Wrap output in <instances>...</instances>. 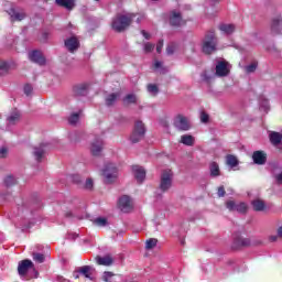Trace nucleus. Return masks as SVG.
Returning <instances> with one entry per match:
<instances>
[{
    "label": "nucleus",
    "instance_id": "nucleus-1",
    "mask_svg": "<svg viewBox=\"0 0 282 282\" xmlns=\"http://www.w3.org/2000/svg\"><path fill=\"white\" fill-rule=\"evenodd\" d=\"M133 19H135V13H119L112 19L111 28L115 32H124V30H129V28L131 26V23H133Z\"/></svg>",
    "mask_w": 282,
    "mask_h": 282
},
{
    "label": "nucleus",
    "instance_id": "nucleus-2",
    "mask_svg": "<svg viewBox=\"0 0 282 282\" xmlns=\"http://www.w3.org/2000/svg\"><path fill=\"white\" fill-rule=\"evenodd\" d=\"M217 34H215V30H210L205 34L202 43V52L207 56L210 54H215L217 52Z\"/></svg>",
    "mask_w": 282,
    "mask_h": 282
},
{
    "label": "nucleus",
    "instance_id": "nucleus-3",
    "mask_svg": "<svg viewBox=\"0 0 282 282\" xmlns=\"http://www.w3.org/2000/svg\"><path fill=\"white\" fill-rule=\"evenodd\" d=\"M172 186H173V171L164 170L161 173L159 191H161V193H169Z\"/></svg>",
    "mask_w": 282,
    "mask_h": 282
},
{
    "label": "nucleus",
    "instance_id": "nucleus-4",
    "mask_svg": "<svg viewBox=\"0 0 282 282\" xmlns=\"http://www.w3.org/2000/svg\"><path fill=\"white\" fill-rule=\"evenodd\" d=\"M147 133V128L144 127V123L142 121H137L134 123V129L132 131V134L130 135V140L132 144H138L142 138H144V134Z\"/></svg>",
    "mask_w": 282,
    "mask_h": 282
},
{
    "label": "nucleus",
    "instance_id": "nucleus-5",
    "mask_svg": "<svg viewBox=\"0 0 282 282\" xmlns=\"http://www.w3.org/2000/svg\"><path fill=\"white\" fill-rule=\"evenodd\" d=\"M102 175L106 184H113L118 177V167H116V164L109 163L104 169Z\"/></svg>",
    "mask_w": 282,
    "mask_h": 282
},
{
    "label": "nucleus",
    "instance_id": "nucleus-6",
    "mask_svg": "<svg viewBox=\"0 0 282 282\" xmlns=\"http://www.w3.org/2000/svg\"><path fill=\"white\" fill-rule=\"evenodd\" d=\"M252 246V241L250 238H243L240 234H236L234 236L232 250H239L241 248H250Z\"/></svg>",
    "mask_w": 282,
    "mask_h": 282
},
{
    "label": "nucleus",
    "instance_id": "nucleus-7",
    "mask_svg": "<svg viewBox=\"0 0 282 282\" xmlns=\"http://www.w3.org/2000/svg\"><path fill=\"white\" fill-rule=\"evenodd\" d=\"M102 149H105V143L102 139L95 138L90 143V153L94 158H100L102 155Z\"/></svg>",
    "mask_w": 282,
    "mask_h": 282
},
{
    "label": "nucleus",
    "instance_id": "nucleus-8",
    "mask_svg": "<svg viewBox=\"0 0 282 282\" xmlns=\"http://www.w3.org/2000/svg\"><path fill=\"white\" fill-rule=\"evenodd\" d=\"M174 127L178 131H188L191 123H188V119L184 115H177L174 119Z\"/></svg>",
    "mask_w": 282,
    "mask_h": 282
},
{
    "label": "nucleus",
    "instance_id": "nucleus-9",
    "mask_svg": "<svg viewBox=\"0 0 282 282\" xmlns=\"http://www.w3.org/2000/svg\"><path fill=\"white\" fill-rule=\"evenodd\" d=\"M118 206L122 213H131L133 210V203H131V197L123 195L118 200Z\"/></svg>",
    "mask_w": 282,
    "mask_h": 282
},
{
    "label": "nucleus",
    "instance_id": "nucleus-10",
    "mask_svg": "<svg viewBox=\"0 0 282 282\" xmlns=\"http://www.w3.org/2000/svg\"><path fill=\"white\" fill-rule=\"evenodd\" d=\"M170 25L172 28H182V25H186V20L182 18V13L172 11L170 14Z\"/></svg>",
    "mask_w": 282,
    "mask_h": 282
},
{
    "label": "nucleus",
    "instance_id": "nucleus-11",
    "mask_svg": "<svg viewBox=\"0 0 282 282\" xmlns=\"http://www.w3.org/2000/svg\"><path fill=\"white\" fill-rule=\"evenodd\" d=\"M34 262L30 259H25L19 262L18 264V274L20 276H25L28 274L29 270H33Z\"/></svg>",
    "mask_w": 282,
    "mask_h": 282
},
{
    "label": "nucleus",
    "instance_id": "nucleus-12",
    "mask_svg": "<svg viewBox=\"0 0 282 282\" xmlns=\"http://www.w3.org/2000/svg\"><path fill=\"white\" fill-rule=\"evenodd\" d=\"M230 74V68H228V62L220 61L216 64V73L215 75L218 76V78H226Z\"/></svg>",
    "mask_w": 282,
    "mask_h": 282
},
{
    "label": "nucleus",
    "instance_id": "nucleus-13",
    "mask_svg": "<svg viewBox=\"0 0 282 282\" xmlns=\"http://www.w3.org/2000/svg\"><path fill=\"white\" fill-rule=\"evenodd\" d=\"M64 45L70 54H74L76 50L80 47V42L78 41V37L72 36L65 40Z\"/></svg>",
    "mask_w": 282,
    "mask_h": 282
},
{
    "label": "nucleus",
    "instance_id": "nucleus-14",
    "mask_svg": "<svg viewBox=\"0 0 282 282\" xmlns=\"http://www.w3.org/2000/svg\"><path fill=\"white\" fill-rule=\"evenodd\" d=\"M133 175L139 184L147 180V170L140 165H132Z\"/></svg>",
    "mask_w": 282,
    "mask_h": 282
},
{
    "label": "nucleus",
    "instance_id": "nucleus-15",
    "mask_svg": "<svg viewBox=\"0 0 282 282\" xmlns=\"http://www.w3.org/2000/svg\"><path fill=\"white\" fill-rule=\"evenodd\" d=\"M29 58L32 63H35L36 65L43 66L46 63L45 56H43V53H41V51L30 52Z\"/></svg>",
    "mask_w": 282,
    "mask_h": 282
},
{
    "label": "nucleus",
    "instance_id": "nucleus-16",
    "mask_svg": "<svg viewBox=\"0 0 282 282\" xmlns=\"http://www.w3.org/2000/svg\"><path fill=\"white\" fill-rule=\"evenodd\" d=\"M252 160L254 164L263 166L268 162V154L264 151L258 150L252 153Z\"/></svg>",
    "mask_w": 282,
    "mask_h": 282
},
{
    "label": "nucleus",
    "instance_id": "nucleus-17",
    "mask_svg": "<svg viewBox=\"0 0 282 282\" xmlns=\"http://www.w3.org/2000/svg\"><path fill=\"white\" fill-rule=\"evenodd\" d=\"M45 149H47L46 143H41L40 145L33 148V155L36 162H42L43 155H45Z\"/></svg>",
    "mask_w": 282,
    "mask_h": 282
},
{
    "label": "nucleus",
    "instance_id": "nucleus-18",
    "mask_svg": "<svg viewBox=\"0 0 282 282\" xmlns=\"http://www.w3.org/2000/svg\"><path fill=\"white\" fill-rule=\"evenodd\" d=\"M281 23H282L281 15H276L271 20V32L273 34H281Z\"/></svg>",
    "mask_w": 282,
    "mask_h": 282
},
{
    "label": "nucleus",
    "instance_id": "nucleus-19",
    "mask_svg": "<svg viewBox=\"0 0 282 282\" xmlns=\"http://www.w3.org/2000/svg\"><path fill=\"white\" fill-rule=\"evenodd\" d=\"M55 4H57L58 8H65V10L69 11L76 8L75 0H55Z\"/></svg>",
    "mask_w": 282,
    "mask_h": 282
},
{
    "label": "nucleus",
    "instance_id": "nucleus-20",
    "mask_svg": "<svg viewBox=\"0 0 282 282\" xmlns=\"http://www.w3.org/2000/svg\"><path fill=\"white\" fill-rule=\"evenodd\" d=\"M269 140L272 147H279L282 142V132L271 131L269 133Z\"/></svg>",
    "mask_w": 282,
    "mask_h": 282
},
{
    "label": "nucleus",
    "instance_id": "nucleus-21",
    "mask_svg": "<svg viewBox=\"0 0 282 282\" xmlns=\"http://www.w3.org/2000/svg\"><path fill=\"white\" fill-rule=\"evenodd\" d=\"M96 261L98 265H106V267L113 265V257H111V254H107L104 257L97 256Z\"/></svg>",
    "mask_w": 282,
    "mask_h": 282
},
{
    "label": "nucleus",
    "instance_id": "nucleus-22",
    "mask_svg": "<svg viewBox=\"0 0 282 282\" xmlns=\"http://www.w3.org/2000/svg\"><path fill=\"white\" fill-rule=\"evenodd\" d=\"M122 102H123V107L138 105V96L135 94H128L123 97Z\"/></svg>",
    "mask_w": 282,
    "mask_h": 282
},
{
    "label": "nucleus",
    "instance_id": "nucleus-23",
    "mask_svg": "<svg viewBox=\"0 0 282 282\" xmlns=\"http://www.w3.org/2000/svg\"><path fill=\"white\" fill-rule=\"evenodd\" d=\"M74 96H86L87 95V84H79L73 87Z\"/></svg>",
    "mask_w": 282,
    "mask_h": 282
},
{
    "label": "nucleus",
    "instance_id": "nucleus-24",
    "mask_svg": "<svg viewBox=\"0 0 282 282\" xmlns=\"http://www.w3.org/2000/svg\"><path fill=\"white\" fill-rule=\"evenodd\" d=\"M9 124H17L21 120V112L18 109L12 110L10 116L7 118Z\"/></svg>",
    "mask_w": 282,
    "mask_h": 282
},
{
    "label": "nucleus",
    "instance_id": "nucleus-25",
    "mask_svg": "<svg viewBox=\"0 0 282 282\" xmlns=\"http://www.w3.org/2000/svg\"><path fill=\"white\" fill-rule=\"evenodd\" d=\"M251 206L256 213H261L265 210V203L261 199H254L251 202Z\"/></svg>",
    "mask_w": 282,
    "mask_h": 282
},
{
    "label": "nucleus",
    "instance_id": "nucleus-26",
    "mask_svg": "<svg viewBox=\"0 0 282 282\" xmlns=\"http://www.w3.org/2000/svg\"><path fill=\"white\" fill-rule=\"evenodd\" d=\"M120 97V91L111 93L106 97V105L107 107H111L116 104V100Z\"/></svg>",
    "mask_w": 282,
    "mask_h": 282
},
{
    "label": "nucleus",
    "instance_id": "nucleus-27",
    "mask_svg": "<svg viewBox=\"0 0 282 282\" xmlns=\"http://www.w3.org/2000/svg\"><path fill=\"white\" fill-rule=\"evenodd\" d=\"M9 14L11 17V21H23V19H25V14L23 12H18L14 9H10Z\"/></svg>",
    "mask_w": 282,
    "mask_h": 282
},
{
    "label": "nucleus",
    "instance_id": "nucleus-28",
    "mask_svg": "<svg viewBox=\"0 0 282 282\" xmlns=\"http://www.w3.org/2000/svg\"><path fill=\"white\" fill-rule=\"evenodd\" d=\"M181 143L185 147H193L195 144V138L191 134H184L181 137Z\"/></svg>",
    "mask_w": 282,
    "mask_h": 282
},
{
    "label": "nucleus",
    "instance_id": "nucleus-29",
    "mask_svg": "<svg viewBox=\"0 0 282 282\" xmlns=\"http://www.w3.org/2000/svg\"><path fill=\"white\" fill-rule=\"evenodd\" d=\"M79 274H83L85 279H89L91 281V267L90 265H84L77 270Z\"/></svg>",
    "mask_w": 282,
    "mask_h": 282
},
{
    "label": "nucleus",
    "instance_id": "nucleus-30",
    "mask_svg": "<svg viewBox=\"0 0 282 282\" xmlns=\"http://www.w3.org/2000/svg\"><path fill=\"white\" fill-rule=\"evenodd\" d=\"M209 171H210L212 177H219V175H221V172L219 170V164H217V162L210 163Z\"/></svg>",
    "mask_w": 282,
    "mask_h": 282
},
{
    "label": "nucleus",
    "instance_id": "nucleus-31",
    "mask_svg": "<svg viewBox=\"0 0 282 282\" xmlns=\"http://www.w3.org/2000/svg\"><path fill=\"white\" fill-rule=\"evenodd\" d=\"M218 29L224 34H232L236 30L235 24H219Z\"/></svg>",
    "mask_w": 282,
    "mask_h": 282
},
{
    "label": "nucleus",
    "instance_id": "nucleus-32",
    "mask_svg": "<svg viewBox=\"0 0 282 282\" xmlns=\"http://www.w3.org/2000/svg\"><path fill=\"white\" fill-rule=\"evenodd\" d=\"M226 162L228 166H230L231 169H235V166H239V160H237V156L232 154H228L226 156Z\"/></svg>",
    "mask_w": 282,
    "mask_h": 282
},
{
    "label": "nucleus",
    "instance_id": "nucleus-33",
    "mask_svg": "<svg viewBox=\"0 0 282 282\" xmlns=\"http://www.w3.org/2000/svg\"><path fill=\"white\" fill-rule=\"evenodd\" d=\"M147 90L149 94H151V96H158V94H160V88L155 84H149L147 86Z\"/></svg>",
    "mask_w": 282,
    "mask_h": 282
},
{
    "label": "nucleus",
    "instance_id": "nucleus-34",
    "mask_svg": "<svg viewBox=\"0 0 282 282\" xmlns=\"http://www.w3.org/2000/svg\"><path fill=\"white\" fill-rule=\"evenodd\" d=\"M4 184L8 188H10V186H17V184H19V182L17 181V178H14L12 175H8L4 178Z\"/></svg>",
    "mask_w": 282,
    "mask_h": 282
},
{
    "label": "nucleus",
    "instance_id": "nucleus-35",
    "mask_svg": "<svg viewBox=\"0 0 282 282\" xmlns=\"http://www.w3.org/2000/svg\"><path fill=\"white\" fill-rule=\"evenodd\" d=\"M10 72V65L7 62H0V76H6Z\"/></svg>",
    "mask_w": 282,
    "mask_h": 282
},
{
    "label": "nucleus",
    "instance_id": "nucleus-36",
    "mask_svg": "<svg viewBox=\"0 0 282 282\" xmlns=\"http://www.w3.org/2000/svg\"><path fill=\"white\" fill-rule=\"evenodd\" d=\"M236 212L240 213L241 215H246L248 213V205L246 203H239L236 205Z\"/></svg>",
    "mask_w": 282,
    "mask_h": 282
},
{
    "label": "nucleus",
    "instance_id": "nucleus-37",
    "mask_svg": "<svg viewBox=\"0 0 282 282\" xmlns=\"http://www.w3.org/2000/svg\"><path fill=\"white\" fill-rule=\"evenodd\" d=\"M32 257H33V261H35V263H44L45 262V254H43V253L33 252Z\"/></svg>",
    "mask_w": 282,
    "mask_h": 282
},
{
    "label": "nucleus",
    "instance_id": "nucleus-38",
    "mask_svg": "<svg viewBox=\"0 0 282 282\" xmlns=\"http://www.w3.org/2000/svg\"><path fill=\"white\" fill-rule=\"evenodd\" d=\"M79 120H80V112L72 113L70 117L68 118L69 124H77Z\"/></svg>",
    "mask_w": 282,
    "mask_h": 282
},
{
    "label": "nucleus",
    "instance_id": "nucleus-39",
    "mask_svg": "<svg viewBox=\"0 0 282 282\" xmlns=\"http://www.w3.org/2000/svg\"><path fill=\"white\" fill-rule=\"evenodd\" d=\"M155 246H158V239H155V238H150L145 242L147 250H153V248H155Z\"/></svg>",
    "mask_w": 282,
    "mask_h": 282
},
{
    "label": "nucleus",
    "instance_id": "nucleus-40",
    "mask_svg": "<svg viewBox=\"0 0 282 282\" xmlns=\"http://www.w3.org/2000/svg\"><path fill=\"white\" fill-rule=\"evenodd\" d=\"M258 64L257 62L251 63L250 65L245 67L246 74H254L257 72Z\"/></svg>",
    "mask_w": 282,
    "mask_h": 282
},
{
    "label": "nucleus",
    "instance_id": "nucleus-41",
    "mask_svg": "<svg viewBox=\"0 0 282 282\" xmlns=\"http://www.w3.org/2000/svg\"><path fill=\"white\" fill-rule=\"evenodd\" d=\"M153 69H161V74H166L169 69L164 66H162V62L155 61L153 64Z\"/></svg>",
    "mask_w": 282,
    "mask_h": 282
},
{
    "label": "nucleus",
    "instance_id": "nucleus-42",
    "mask_svg": "<svg viewBox=\"0 0 282 282\" xmlns=\"http://www.w3.org/2000/svg\"><path fill=\"white\" fill-rule=\"evenodd\" d=\"M115 276H116V274H113V272H111V271H106V272H104V274H102V281H105V282H111Z\"/></svg>",
    "mask_w": 282,
    "mask_h": 282
},
{
    "label": "nucleus",
    "instance_id": "nucleus-43",
    "mask_svg": "<svg viewBox=\"0 0 282 282\" xmlns=\"http://www.w3.org/2000/svg\"><path fill=\"white\" fill-rule=\"evenodd\" d=\"M226 208L230 212L237 210V203H235V200H227Z\"/></svg>",
    "mask_w": 282,
    "mask_h": 282
},
{
    "label": "nucleus",
    "instance_id": "nucleus-44",
    "mask_svg": "<svg viewBox=\"0 0 282 282\" xmlns=\"http://www.w3.org/2000/svg\"><path fill=\"white\" fill-rule=\"evenodd\" d=\"M152 50H155V44L148 42L144 44V52L145 54L151 53Z\"/></svg>",
    "mask_w": 282,
    "mask_h": 282
},
{
    "label": "nucleus",
    "instance_id": "nucleus-45",
    "mask_svg": "<svg viewBox=\"0 0 282 282\" xmlns=\"http://www.w3.org/2000/svg\"><path fill=\"white\" fill-rule=\"evenodd\" d=\"M84 188H86V191H93L94 189V180L88 178L85 182Z\"/></svg>",
    "mask_w": 282,
    "mask_h": 282
},
{
    "label": "nucleus",
    "instance_id": "nucleus-46",
    "mask_svg": "<svg viewBox=\"0 0 282 282\" xmlns=\"http://www.w3.org/2000/svg\"><path fill=\"white\" fill-rule=\"evenodd\" d=\"M95 224H96V226H101V227H104V226H107V218H97V219H95Z\"/></svg>",
    "mask_w": 282,
    "mask_h": 282
},
{
    "label": "nucleus",
    "instance_id": "nucleus-47",
    "mask_svg": "<svg viewBox=\"0 0 282 282\" xmlns=\"http://www.w3.org/2000/svg\"><path fill=\"white\" fill-rule=\"evenodd\" d=\"M34 88H32V85L26 84L24 85V94L25 96H31Z\"/></svg>",
    "mask_w": 282,
    "mask_h": 282
},
{
    "label": "nucleus",
    "instance_id": "nucleus-48",
    "mask_svg": "<svg viewBox=\"0 0 282 282\" xmlns=\"http://www.w3.org/2000/svg\"><path fill=\"white\" fill-rule=\"evenodd\" d=\"M217 195L218 197H226V187H224V185L218 187Z\"/></svg>",
    "mask_w": 282,
    "mask_h": 282
},
{
    "label": "nucleus",
    "instance_id": "nucleus-49",
    "mask_svg": "<svg viewBox=\"0 0 282 282\" xmlns=\"http://www.w3.org/2000/svg\"><path fill=\"white\" fill-rule=\"evenodd\" d=\"M164 47V40H160L156 44L158 54H162V48Z\"/></svg>",
    "mask_w": 282,
    "mask_h": 282
},
{
    "label": "nucleus",
    "instance_id": "nucleus-50",
    "mask_svg": "<svg viewBox=\"0 0 282 282\" xmlns=\"http://www.w3.org/2000/svg\"><path fill=\"white\" fill-rule=\"evenodd\" d=\"M0 158L2 160L8 158V148H0Z\"/></svg>",
    "mask_w": 282,
    "mask_h": 282
},
{
    "label": "nucleus",
    "instance_id": "nucleus-51",
    "mask_svg": "<svg viewBox=\"0 0 282 282\" xmlns=\"http://www.w3.org/2000/svg\"><path fill=\"white\" fill-rule=\"evenodd\" d=\"M209 118L210 117L208 116V113L206 112L200 113V122H208Z\"/></svg>",
    "mask_w": 282,
    "mask_h": 282
},
{
    "label": "nucleus",
    "instance_id": "nucleus-52",
    "mask_svg": "<svg viewBox=\"0 0 282 282\" xmlns=\"http://www.w3.org/2000/svg\"><path fill=\"white\" fill-rule=\"evenodd\" d=\"M174 53H175V46L174 45H169L166 47V54H169L171 56Z\"/></svg>",
    "mask_w": 282,
    "mask_h": 282
},
{
    "label": "nucleus",
    "instance_id": "nucleus-53",
    "mask_svg": "<svg viewBox=\"0 0 282 282\" xmlns=\"http://www.w3.org/2000/svg\"><path fill=\"white\" fill-rule=\"evenodd\" d=\"M73 182H75V184H80L82 182L80 175L78 174L73 175Z\"/></svg>",
    "mask_w": 282,
    "mask_h": 282
},
{
    "label": "nucleus",
    "instance_id": "nucleus-54",
    "mask_svg": "<svg viewBox=\"0 0 282 282\" xmlns=\"http://www.w3.org/2000/svg\"><path fill=\"white\" fill-rule=\"evenodd\" d=\"M141 34H142V36H144V39H147V41H149V39H151V34H149V32H147L144 30L141 31Z\"/></svg>",
    "mask_w": 282,
    "mask_h": 282
},
{
    "label": "nucleus",
    "instance_id": "nucleus-55",
    "mask_svg": "<svg viewBox=\"0 0 282 282\" xmlns=\"http://www.w3.org/2000/svg\"><path fill=\"white\" fill-rule=\"evenodd\" d=\"M210 79H212V77L208 76V74H206V73L203 74V80H204L205 83H210Z\"/></svg>",
    "mask_w": 282,
    "mask_h": 282
},
{
    "label": "nucleus",
    "instance_id": "nucleus-56",
    "mask_svg": "<svg viewBox=\"0 0 282 282\" xmlns=\"http://www.w3.org/2000/svg\"><path fill=\"white\" fill-rule=\"evenodd\" d=\"M32 226H34V223L30 221V223H28V225L22 227V230H30V228H32Z\"/></svg>",
    "mask_w": 282,
    "mask_h": 282
},
{
    "label": "nucleus",
    "instance_id": "nucleus-57",
    "mask_svg": "<svg viewBox=\"0 0 282 282\" xmlns=\"http://www.w3.org/2000/svg\"><path fill=\"white\" fill-rule=\"evenodd\" d=\"M275 180L278 182V184H282V172L278 175H275Z\"/></svg>",
    "mask_w": 282,
    "mask_h": 282
},
{
    "label": "nucleus",
    "instance_id": "nucleus-58",
    "mask_svg": "<svg viewBox=\"0 0 282 282\" xmlns=\"http://www.w3.org/2000/svg\"><path fill=\"white\" fill-rule=\"evenodd\" d=\"M278 239H279V236H271L270 237V241H273V242L276 241Z\"/></svg>",
    "mask_w": 282,
    "mask_h": 282
},
{
    "label": "nucleus",
    "instance_id": "nucleus-59",
    "mask_svg": "<svg viewBox=\"0 0 282 282\" xmlns=\"http://www.w3.org/2000/svg\"><path fill=\"white\" fill-rule=\"evenodd\" d=\"M278 236L281 237V239H282V226L279 227V229H278Z\"/></svg>",
    "mask_w": 282,
    "mask_h": 282
},
{
    "label": "nucleus",
    "instance_id": "nucleus-60",
    "mask_svg": "<svg viewBox=\"0 0 282 282\" xmlns=\"http://www.w3.org/2000/svg\"><path fill=\"white\" fill-rule=\"evenodd\" d=\"M212 1H214V2H216V3H219V0H212Z\"/></svg>",
    "mask_w": 282,
    "mask_h": 282
},
{
    "label": "nucleus",
    "instance_id": "nucleus-61",
    "mask_svg": "<svg viewBox=\"0 0 282 282\" xmlns=\"http://www.w3.org/2000/svg\"><path fill=\"white\" fill-rule=\"evenodd\" d=\"M44 39H47V33H44Z\"/></svg>",
    "mask_w": 282,
    "mask_h": 282
},
{
    "label": "nucleus",
    "instance_id": "nucleus-62",
    "mask_svg": "<svg viewBox=\"0 0 282 282\" xmlns=\"http://www.w3.org/2000/svg\"><path fill=\"white\" fill-rule=\"evenodd\" d=\"M75 279H80V276L79 275H75Z\"/></svg>",
    "mask_w": 282,
    "mask_h": 282
},
{
    "label": "nucleus",
    "instance_id": "nucleus-63",
    "mask_svg": "<svg viewBox=\"0 0 282 282\" xmlns=\"http://www.w3.org/2000/svg\"><path fill=\"white\" fill-rule=\"evenodd\" d=\"M182 245L184 246V241H182Z\"/></svg>",
    "mask_w": 282,
    "mask_h": 282
}]
</instances>
